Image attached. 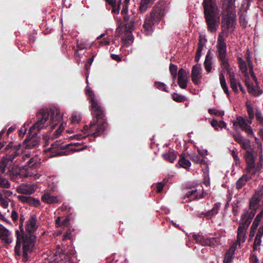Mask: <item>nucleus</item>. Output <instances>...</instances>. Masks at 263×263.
Returning a JSON list of instances; mask_svg holds the SVG:
<instances>
[{"label": "nucleus", "instance_id": "f257e3e1", "mask_svg": "<svg viewBox=\"0 0 263 263\" xmlns=\"http://www.w3.org/2000/svg\"><path fill=\"white\" fill-rule=\"evenodd\" d=\"M41 163V159L37 156L31 157L30 154L19 155L18 153L14 152L4 157L0 161V171L4 173L6 168H8L13 175L37 179L41 175L38 172Z\"/></svg>", "mask_w": 263, "mask_h": 263}, {"label": "nucleus", "instance_id": "f03ea898", "mask_svg": "<svg viewBox=\"0 0 263 263\" xmlns=\"http://www.w3.org/2000/svg\"><path fill=\"white\" fill-rule=\"evenodd\" d=\"M85 93L88 96L91 104L90 107L93 115V119L89 126L85 125L82 129V134H77L73 136L76 139L80 140L88 136L97 137L102 134L107 127V122L103 114L102 108L95 99L93 92L89 86L85 89Z\"/></svg>", "mask_w": 263, "mask_h": 263}, {"label": "nucleus", "instance_id": "7ed1b4c3", "mask_svg": "<svg viewBox=\"0 0 263 263\" xmlns=\"http://www.w3.org/2000/svg\"><path fill=\"white\" fill-rule=\"evenodd\" d=\"M38 227L37 224V218L35 215H33L29 219L26 223V230L30 234L24 235L23 231H16V243L14 248L15 254L18 255L21 254V243H23V256L24 260H27L28 259V253L32 252L34 246L35 237L31 233L34 232Z\"/></svg>", "mask_w": 263, "mask_h": 263}, {"label": "nucleus", "instance_id": "20e7f679", "mask_svg": "<svg viewBox=\"0 0 263 263\" xmlns=\"http://www.w3.org/2000/svg\"><path fill=\"white\" fill-rule=\"evenodd\" d=\"M49 112L48 109L40 110L37 113V121L30 127L28 132V138L26 139L23 146L32 148L39 144L40 139L37 136L38 133L45 127L46 122L48 121Z\"/></svg>", "mask_w": 263, "mask_h": 263}, {"label": "nucleus", "instance_id": "39448f33", "mask_svg": "<svg viewBox=\"0 0 263 263\" xmlns=\"http://www.w3.org/2000/svg\"><path fill=\"white\" fill-rule=\"evenodd\" d=\"M204 15L208 31H216L220 22L219 9L215 0H203Z\"/></svg>", "mask_w": 263, "mask_h": 263}, {"label": "nucleus", "instance_id": "423d86ee", "mask_svg": "<svg viewBox=\"0 0 263 263\" xmlns=\"http://www.w3.org/2000/svg\"><path fill=\"white\" fill-rule=\"evenodd\" d=\"M164 14V10L157 6L154 8L150 15L146 17L143 27L147 35L152 33L153 26L161 20Z\"/></svg>", "mask_w": 263, "mask_h": 263}, {"label": "nucleus", "instance_id": "0eeeda50", "mask_svg": "<svg viewBox=\"0 0 263 263\" xmlns=\"http://www.w3.org/2000/svg\"><path fill=\"white\" fill-rule=\"evenodd\" d=\"M234 8L232 5H230L223 13L221 21L222 35L224 32L227 33L234 28L235 25V16L234 13Z\"/></svg>", "mask_w": 263, "mask_h": 263}, {"label": "nucleus", "instance_id": "6e6552de", "mask_svg": "<svg viewBox=\"0 0 263 263\" xmlns=\"http://www.w3.org/2000/svg\"><path fill=\"white\" fill-rule=\"evenodd\" d=\"M129 2L130 0H124V5L123 6V9L121 11V15L123 17L124 21L126 22L125 25L127 31L126 34L127 35L128 41L127 42L125 41V43H130L133 42V38L132 35V31L134 28V20L133 18L130 19L127 15V7Z\"/></svg>", "mask_w": 263, "mask_h": 263}, {"label": "nucleus", "instance_id": "1a4fd4ad", "mask_svg": "<svg viewBox=\"0 0 263 263\" xmlns=\"http://www.w3.org/2000/svg\"><path fill=\"white\" fill-rule=\"evenodd\" d=\"M250 124L248 123V120L241 116L237 117L236 120L233 121V127L235 130L240 129L245 131L248 134L253 135V132Z\"/></svg>", "mask_w": 263, "mask_h": 263}, {"label": "nucleus", "instance_id": "9d476101", "mask_svg": "<svg viewBox=\"0 0 263 263\" xmlns=\"http://www.w3.org/2000/svg\"><path fill=\"white\" fill-rule=\"evenodd\" d=\"M245 158L247 163V172L253 174L257 173L258 170H256V163H255V157L252 152H246L245 154Z\"/></svg>", "mask_w": 263, "mask_h": 263}, {"label": "nucleus", "instance_id": "9b49d317", "mask_svg": "<svg viewBox=\"0 0 263 263\" xmlns=\"http://www.w3.org/2000/svg\"><path fill=\"white\" fill-rule=\"evenodd\" d=\"M216 48L218 59H223L226 57L227 45L222 33H220L218 35Z\"/></svg>", "mask_w": 263, "mask_h": 263}, {"label": "nucleus", "instance_id": "f8f14e48", "mask_svg": "<svg viewBox=\"0 0 263 263\" xmlns=\"http://www.w3.org/2000/svg\"><path fill=\"white\" fill-rule=\"evenodd\" d=\"M251 78L254 81V83H250V78L249 79L247 78L245 79L246 85L247 86L248 91L250 93L255 97L258 96L262 93V91L258 85L257 78L256 77V80L253 79L252 78Z\"/></svg>", "mask_w": 263, "mask_h": 263}, {"label": "nucleus", "instance_id": "ddd939ff", "mask_svg": "<svg viewBox=\"0 0 263 263\" xmlns=\"http://www.w3.org/2000/svg\"><path fill=\"white\" fill-rule=\"evenodd\" d=\"M189 72L183 68H180L178 73V83L181 88H186L189 81Z\"/></svg>", "mask_w": 263, "mask_h": 263}, {"label": "nucleus", "instance_id": "4468645a", "mask_svg": "<svg viewBox=\"0 0 263 263\" xmlns=\"http://www.w3.org/2000/svg\"><path fill=\"white\" fill-rule=\"evenodd\" d=\"M248 227L246 226H240L237 229V240L233 244H236V249L237 246L240 247L241 243L246 241V232Z\"/></svg>", "mask_w": 263, "mask_h": 263}, {"label": "nucleus", "instance_id": "2eb2a0df", "mask_svg": "<svg viewBox=\"0 0 263 263\" xmlns=\"http://www.w3.org/2000/svg\"><path fill=\"white\" fill-rule=\"evenodd\" d=\"M201 71L202 69L200 65L196 64L192 68L191 78L192 81L195 84H199L201 83Z\"/></svg>", "mask_w": 263, "mask_h": 263}, {"label": "nucleus", "instance_id": "dca6fc26", "mask_svg": "<svg viewBox=\"0 0 263 263\" xmlns=\"http://www.w3.org/2000/svg\"><path fill=\"white\" fill-rule=\"evenodd\" d=\"M230 82L231 88L235 92H238V87L242 92H245V89L242 87L240 80L235 78L234 72H232V74L230 75Z\"/></svg>", "mask_w": 263, "mask_h": 263}, {"label": "nucleus", "instance_id": "f3484780", "mask_svg": "<svg viewBox=\"0 0 263 263\" xmlns=\"http://www.w3.org/2000/svg\"><path fill=\"white\" fill-rule=\"evenodd\" d=\"M67 144H64L60 143L59 142H56L52 144V148H51V151L52 153H55L54 154V156H64L67 154L66 151H62L65 149Z\"/></svg>", "mask_w": 263, "mask_h": 263}, {"label": "nucleus", "instance_id": "a211bd4d", "mask_svg": "<svg viewBox=\"0 0 263 263\" xmlns=\"http://www.w3.org/2000/svg\"><path fill=\"white\" fill-rule=\"evenodd\" d=\"M50 114V119L48 122L54 128L58 123L61 120L62 117L60 112V110L57 108L51 109Z\"/></svg>", "mask_w": 263, "mask_h": 263}, {"label": "nucleus", "instance_id": "6ab92c4d", "mask_svg": "<svg viewBox=\"0 0 263 263\" xmlns=\"http://www.w3.org/2000/svg\"><path fill=\"white\" fill-rule=\"evenodd\" d=\"M0 238L4 243L7 244L12 241L10 232L2 224H0Z\"/></svg>", "mask_w": 263, "mask_h": 263}, {"label": "nucleus", "instance_id": "aec40b11", "mask_svg": "<svg viewBox=\"0 0 263 263\" xmlns=\"http://www.w3.org/2000/svg\"><path fill=\"white\" fill-rule=\"evenodd\" d=\"M35 190V189L34 186L25 183L22 184L16 189L17 192L18 193L27 195L32 194L34 192Z\"/></svg>", "mask_w": 263, "mask_h": 263}, {"label": "nucleus", "instance_id": "412c9836", "mask_svg": "<svg viewBox=\"0 0 263 263\" xmlns=\"http://www.w3.org/2000/svg\"><path fill=\"white\" fill-rule=\"evenodd\" d=\"M42 199L45 203L52 204L60 202L61 198L59 196H54L50 193H47L42 195Z\"/></svg>", "mask_w": 263, "mask_h": 263}, {"label": "nucleus", "instance_id": "4be33fe9", "mask_svg": "<svg viewBox=\"0 0 263 263\" xmlns=\"http://www.w3.org/2000/svg\"><path fill=\"white\" fill-rule=\"evenodd\" d=\"M238 60L240 69L243 74L245 79H249L250 73L249 72L248 63L243 60L241 58H238Z\"/></svg>", "mask_w": 263, "mask_h": 263}, {"label": "nucleus", "instance_id": "5701e85b", "mask_svg": "<svg viewBox=\"0 0 263 263\" xmlns=\"http://www.w3.org/2000/svg\"><path fill=\"white\" fill-rule=\"evenodd\" d=\"M236 244H233L226 252L223 263H232L234 258V252L236 250Z\"/></svg>", "mask_w": 263, "mask_h": 263}, {"label": "nucleus", "instance_id": "b1692460", "mask_svg": "<svg viewBox=\"0 0 263 263\" xmlns=\"http://www.w3.org/2000/svg\"><path fill=\"white\" fill-rule=\"evenodd\" d=\"M191 163L185 158V154H182L180 155L177 166L187 169L191 166Z\"/></svg>", "mask_w": 263, "mask_h": 263}, {"label": "nucleus", "instance_id": "393cba45", "mask_svg": "<svg viewBox=\"0 0 263 263\" xmlns=\"http://www.w3.org/2000/svg\"><path fill=\"white\" fill-rule=\"evenodd\" d=\"M261 197L260 195H254L250 201V208L251 209L255 211L258 206Z\"/></svg>", "mask_w": 263, "mask_h": 263}, {"label": "nucleus", "instance_id": "a878e982", "mask_svg": "<svg viewBox=\"0 0 263 263\" xmlns=\"http://www.w3.org/2000/svg\"><path fill=\"white\" fill-rule=\"evenodd\" d=\"M202 197L199 195L197 191L195 189H192L189 191L184 196V199L187 198L190 201L196 199L201 198Z\"/></svg>", "mask_w": 263, "mask_h": 263}, {"label": "nucleus", "instance_id": "bb28decb", "mask_svg": "<svg viewBox=\"0 0 263 263\" xmlns=\"http://www.w3.org/2000/svg\"><path fill=\"white\" fill-rule=\"evenodd\" d=\"M220 206V203H216L214 205L213 208L205 214L204 216L206 217L208 219L212 218V216L218 213Z\"/></svg>", "mask_w": 263, "mask_h": 263}, {"label": "nucleus", "instance_id": "cd10ccee", "mask_svg": "<svg viewBox=\"0 0 263 263\" xmlns=\"http://www.w3.org/2000/svg\"><path fill=\"white\" fill-rule=\"evenodd\" d=\"M219 80L220 83L221 88H222L223 91L227 94L228 96H229V91L228 89V87L226 83V81L223 75V73L221 72L219 74Z\"/></svg>", "mask_w": 263, "mask_h": 263}, {"label": "nucleus", "instance_id": "c85d7f7f", "mask_svg": "<svg viewBox=\"0 0 263 263\" xmlns=\"http://www.w3.org/2000/svg\"><path fill=\"white\" fill-rule=\"evenodd\" d=\"M241 224L240 226H246L248 227L251 222V220L249 217V211L246 210L241 216Z\"/></svg>", "mask_w": 263, "mask_h": 263}, {"label": "nucleus", "instance_id": "c756f323", "mask_svg": "<svg viewBox=\"0 0 263 263\" xmlns=\"http://www.w3.org/2000/svg\"><path fill=\"white\" fill-rule=\"evenodd\" d=\"M212 57L210 55V52H209L206 55L204 62L205 69L208 72H211L212 70Z\"/></svg>", "mask_w": 263, "mask_h": 263}, {"label": "nucleus", "instance_id": "7c9ffc66", "mask_svg": "<svg viewBox=\"0 0 263 263\" xmlns=\"http://www.w3.org/2000/svg\"><path fill=\"white\" fill-rule=\"evenodd\" d=\"M221 61V67L224 70L228 72V73L230 75L232 74L231 69L230 67L229 64L228 63V61L226 57H224L223 59H219Z\"/></svg>", "mask_w": 263, "mask_h": 263}, {"label": "nucleus", "instance_id": "2f4dec72", "mask_svg": "<svg viewBox=\"0 0 263 263\" xmlns=\"http://www.w3.org/2000/svg\"><path fill=\"white\" fill-rule=\"evenodd\" d=\"M193 237L194 239L196 240L197 241H199L203 245H211V243L213 241L214 239L213 238L212 240L210 239L209 240H204V239L203 237L199 235L194 234L193 235Z\"/></svg>", "mask_w": 263, "mask_h": 263}, {"label": "nucleus", "instance_id": "473e14b6", "mask_svg": "<svg viewBox=\"0 0 263 263\" xmlns=\"http://www.w3.org/2000/svg\"><path fill=\"white\" fill-rule=\"evenodd\" d=\"M164 159L171 163H173L177 158L176 154L173 152H168L163 155Z\"/></svg>", "mask_w": 263, "mask_h": 263}, {"label": "nucleus", "instance_id": "72a5a7b5", "mask_svg": "<svg viewBox=\"0 0 263 263\" xmlns=\"http://www.w3.org/2000/svg\"><path fill=\"white\" fill-rule=\"evenodd\" d=\"M151 1L152 0H141L139 7L140 11L142 13L145 12L147 8L150 6Z\"/></svg>", "mask_w": 263, "mask_h": 263}, {"label": "nucleus", "instance_id": "f704fd0d", "mask_svg": "<svg viewBox=\"0 0 263 263\" xmlns=\"http://www.w3.org/2000/svg\"><path fill=\"white\" fill-rule=\"evenodd\" d=\"M34 120V118H32L30 120L27 121L24 126L21 127V128L19 130V136L20 137H23L26 133L27 127L30 125V124L32 123V120Z\"/></svg>", "mask_w": 263, "mask_h": 263}, {"label": "nucleus", "instance_id": "c9c22d12", "mask_svg": "<svg viewBox=\"0 0 263 263\" xmlns=\"http://www.w3.org/2000/svg\"><path fill=\"white\" fill-rule=\"evenodd\" d=\"M247 61L246 62L248 63V67L249 69V72L250 73V77L252 78L253 79L256 80V76L255 75L253 69V65L252 63V61L251 60V58L249 55H248L246 57Z\"/></svg>", "mask_w": 263, "mask_h": 263}, {"label": "nucleus", "instance_id": "e433bc0d", "mask_svg": "<svg viewBox=\"0 0 263 263\" xmlns=\"http://www.w3.org/2000/svg\"><path fill=\"white\" fill-rule=\"evenodd\" d=\"M11 186L10 182L5 177L0 175V187L9 189Z\"/></svg>", "mask_w": 263, "mask_h": 263}, {"label": "nucleus", "instance_id": "4c0bfd02", "mask_svg": "<svg viewBox=\"0 0 263 263\" xmlns=\"http://www.w3.org/2000/svg\"><path fill=\"white\" fill-rule=\"evenodd\" d=\"M249 178L247 176H243L241 177L236 183V187L238 189H241L247 182Z\"/></svg>", "mask_w": 263, "mask_h": 263}, {"label": "nucleus", "instance_id": "58836bf2", "mask_svg": "<svg viewBox=\"0 0 263 263\" xmlns=\"http://www.w3.org/2000/svg\"><path fill=\"white\" fill-rule=\"evenodd\" d=\"M56 225L57 227H65L67 226L69 223V219L68 218H64L62 221L61 220V218L58 217L56 220Z\"/></svg>", "mask_w": 263, "mask_h": 263}, {"label": "nucleus", "instance_id": "ea45409f", "mask_svg": "<svg viewBox=\"0 0 263 263\" xmlns=\"http://www.w3.org/2000/svg\"><path fill=\"white\" fill-rule=\"evenodd\" d=\"M208 112L211 115H214L218 117H222L224 114V111L218 110L215 108L209 109Z\"/></svg>", "mask_w": 263, "mask_h": 263}, {"label": "nucleus", "instance_id": "a19ab883", "mask_svg": "<svg viewBox=\"0 0 263 263\" xmlns=\"http://www.w3.org/2000/svg\"><path fill=\"white\" fill-rule=\"evenodd\" d=\"M81 120V116L79 113H73L71 117V124H78Z\"/></svg>", "mask_w": 263, "mask_h": 263}, {"label": "nucleus", "instance_id": "79ce46f5", "mask_svg": "<svg viewBox=\"0 0 263 263\" xmlns=\"http://www.w3.org/2000/svg\"><path fill=\"white\" fill-rule=\"evenodd\" d=\"M247 110L249 115V119L248 120V122L249 124H251L252 122V119L254 117V112L253 107L250 105L247 106Z\"/></svg>", "mask_w": 263, "mask_h": 263}, {"label": "nucleus", "instance_id": "37998d69", "mask_svg": "<svg viewBox=\"0 0 263 263\" xmlns=\"http://www.w3.org/2000/svg\"><path fill=\"white\" fill-rule=\"evenodd\" d=\"M241 147L246 152L251 151V143L249 139H245L240 144Z\"/></svg>", "mask_w": 263, "mask_h": 263}, {"label": "nucleus", "instance_id": "c03bdc74", "mask_svg": "<svg viewBox=\"0 0 263 263\" xmlns=\"http://www.w3.org/2000/svg\"><path fill=\"white\" fill-rule=\"evenodd\" d=\"M121 3V0H119L118 4H116V2H115L114 5H111L112 6L111 12L115 14H118L120 10V5Z\"/></svg>", "mask_w": 263, "mask_h": 263}, {"label": "nucleus", "instance_id": "a18cd8bd", "mask_svg": "<svg viewBox=\"0 0 263 263\" xmlns=\"http://www.w3.org/2000/svg\"><path fill=\"white\" fill-rule=\"evenodd\" d=\"M17 198L20 200L25 203H31L34 200L31 197L24 195H18Z\"/></svg>", "mask_w": 263, "mask_h": 263}, {"label": "nucleus", "instance_id": "49530a36", "mask_svg": "<svg viewBox=\"0 0 263 263\" xmlns=\"http://www.w3.org/2000/svg\"><path fill=\"white\" fill-rule=\"evenodd\" d=\"M230 133L232 135L235 140L240 144L245 139V138L239 134H234L230 131Z\"/></svg>", "mask_w": 263, "mask_h": 263}, {"label": "nucleus", "instance_id": "de8ad7c7", "mask_svg": "<svg viewBox=\"0 0 263 263\" xmlns=\"http://www.w3.org/2000/svg\"><path fill=\"white\" fill-rule=\"evenodd\" d=\"M155 86L158 89L167 92L166 85L162 82H155Z\"/></svg>", "mask_w": 263, "mask_h": 263}, {"label": "nucleus", "instance_id": "09e8293b", "mask_svg": "<svg viewBox=\"0 0 263 263\" xmlns=\"http://www.w3.org/2000/svg\"><path fill=\"white\" fill-rule=\"evenodd\" d=\"M259 159L258 161L256 163V170H258V172L261 170L263 166V158L262 155V151H260Z\"/></svg>", "mask_w": 263, "mask_h": 263}, {"label": "nucleus", "instance_id": "8fccbe9b", "mask_svg": "<svg viewBox=\"0 0 263 263\" xmlns=\"http://www.w3.org/2000/svg\"><path fill=\"white\" fill-rule=\"evenodd\" d=\"M256 226L257 225L255 222L254 223H252V224L251 227V230H250V234H249V240H251V239H252V238L254 236L256 231L258 228L257 227H256Z\"/></svg>", "mask_w": 263, "mask_h": 263}, {"label": "nucleus", "instance_id": "3c124183", "mask_svg": "<svg viewBox=\"0 0 263 263\" xmlns=\"http://www.w3.org/2000/svg\"><path fill=\"white\" fill-rule=\"evenodd\" d=\"M177 67L174 64H171L170 65V71L174 79H175L177 76Z\"/></svg>", "mask_w": 263, "mask_h": 263}, {"label": "nucleus", "instance_id": "603ef678", "mask_svg": "<svg viewBox=\"0 0 263 263\" xmlns=\"http://www.w3.org/2000/svg\"><path fill=\"white\" fill-rule=\"evenodd\" d=\"M0 204L4 208H7L9 205V200L8 199L4 198L3 195L0 198Z\"/></svg>", "mask_w": 263, "mask_h": 263}, {"label": "nucleus", "instance_id": "864d4df0", "mask_svg": "<svg viewBox=\"0 0 263 263\" xmlns=\"http://www.w3.org/2000/svg\"><path fill=\"white\" fill-rule=\"evenodd\" d=\"M173 100L178 102H181L185 100V98L183 96L180 95L178 93H174L173 95Z\"/></svg>", "mask_w": 263, "mask_h": 263}, {"label": "nucleus", "instance_id": "5fc2aeb1", "mask_svg": "<svg viewBox=\"0 0 263 263\" xmlns=\"http://www.w3.org/2000/svg\"><path fill=\"white\" fill-rule=\"evenodd\" d=\"M261 238H257V237H255L253 246L254 252L258 249L261 242Z\"/></svg>", "mask_w": 263, "mask_h": 263}, {"label": "nucleus", "instance_id": "6e6d98bb", "mask_svg": "<svg viewBox=\"0 0 263 263\" xmlns=\"http://www.w3.org/2000/svg\"><path fill=\"white\" fill-rule=\"evenodd\" d=\"M256 118L257 120L261 124H263V116L260 110H257L256 112Z\"/></svg>", "mask_w": 263, "mask_h": 263}, {"label": "nucleus", "instance_id": "4d7b16f0", "mask_svg": "<svg viewBox=\"0 0 263 263\" xmlns=\"http://www.w3.org/2000/svg\"><path fill=\"white\" fill-rule=\"evenodd\" d=\"M192 159L193 161L198 163H202L204 162V160L203 159L201 158L199 156L196 155H193Z\"/></svg>", "mask_w": 263, "mask_h": 263}, {"label": "nucleus", "instance_id": "13d9d810", "mask_svg": "<svg viewBox=\"0 0 263 263\" xmlns=\"http://www.w3.org/2000/svg\"><path fill=\"white\" fill-rule=\"evenodd\" d=\"M110 39L108 37L103 38L99 41V44L102 46L107 45L109 44Z\"/></svg>", "mask_w": 263, "mask_h": 263}, {"label": "nucleus", "instance_id": "bf43d9fd", "mask_svg": "<svg viewBox=\"0 0 263 263\" xmlns=\"http://www.w3.org/2000/svg\"><path fill=\"white\" fill-rule=\"evenodd\" d=\"M1 193L2 194L3 197L4 196H5L4 198L7 199L10 197L13 194L11 191L5 190H2Z\"/></svg>", "mask_w": 263, "mask_h": 263}, {"label": "nucleus", "instance_id": "052dcab7", "mask_svg": "<svg viewBox=\"0 0 263 263\" xmlns=\"http://www.w3.org/2000/svg\"><path fill=\"white\" fill-rule=\"evenodd\" d=\"M256 195H260L262 198V196L263 195V185H259L257 189L255 190V194Z\"/></svg>", "mask_w": 263, "mask_h": 263}, {"label": "nucleus", "instance_id": "680f3d73", "mask_svg": "<svg viewBox=\"0 0 263 263\" xmlns=\"http://www.w3.org/2000/svg\"><path fill=\"white\" fill-rule=\"evenodd\" d=\"M71 237V232L70 230L66 231L65 234L63 235L62 240L65 241L67 239H70Z\"/></svg>", "mask_w": 263, "mask_h": 263}, {"label": "nucleus", "instance_id": "e2e57ef3", "mask_svg": "<svg viewBox=\"0 0 263 263\" xmlns=\"http://www.w3.org/2000/svg\"><path fill=\"white\" fill-rule=\"evenodd\" d=\"M239 21H240V23L241 26L243 28L246 27V26L247 25L248 22L246 21V18H245V17L244 16L241 15L240 17Z\"/></svg>", "mask_w": 263, "mask_h": 263}, {"label": "nucleus", "instance_id": "0e129e2a", "mask_svg": "<svg viewBox=\"0 0 263 263\" xmlns=\"http://www.w3.org/2000/svg\"><path fill=\"white\" fill-rule=\"evenodd\" d=\"M262 236H263V224L260 226V227L258 230L257 233L256 234V237H257V238H261Z\"/></svg>", "mask_w": 263, "mask_h": 263}, {"label": "nucleus", "instance_id": "69168bd1", "mask_svg": "<svg viewBox=\"0 0 263 263\" xmlns=\"http://www.w3.org/2000/svg\"><path fill=\"white\" fill-rule=\"evenodd\" d=\"M211 125L215 130H218V122L216 120L213 119L211 121Z\"/></svg>", "mask_w": 263, "mask_h": 263}, {"label": "nucleus", "instance_id": "338daca9", "mask_svg": "<svg viewBox=\"0 0 263 263\" xmlns=\"http://www.w3.org/2000/svg\"><path fill=\"white\" fill-rule=\"evenodd\" d=\"M251 261L252 263H258L259 260L255 253H252L251 255Z\"/></svg>", "mask_w": 263, "mask_h": 263}, {"label": "nucleus", "instance_id": "774afa93", "mask_svg": "<svg viewBox=\"0 0 263 263\" xmlns=\"http://www.w3.org/2000/svg\"><path fill=\"white\" fill-rule=\"evenodd\" d=\"M63 126L62 125L55 132L54 134V138H57L62 133V130L63 129Z\"/></svg>", "mask_w": 263, "mask_h": 263}]
</instances>
